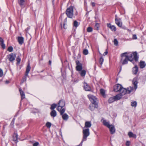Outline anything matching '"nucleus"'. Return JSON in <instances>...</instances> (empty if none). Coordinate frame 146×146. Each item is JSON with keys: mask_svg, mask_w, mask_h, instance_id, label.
I'll list each match as a JSON object with an SVG mask.
<instances>
[{"mask_svg": "<svg viewBox=\"0 0 146 146\" xmlns=\"http://www.w3.org/2000/svg\"><path fill=\"white\" fill-rule=\"evenodd\" d=\"M16 57V54L12 53L7 55L8 58L11 62H13L15 60Z\"/></svg>", "mask_w": 146, "mask_h": 146, "instance_id": "obj_10", "label": "nucleus"}, {"mask_svg": "<svg viewBox=\"0 0 146 146\" xmlns=\"http://www.w3.org/2000/svg\"><path fill=\"white\" fill-rule=\"evenodd\" d=\"M48 63L50 65H51V61L50 60H49Z\"/></svg>", "mask_w": 146, "mask_h": 146, "instance_id": "obj_55", "label": "nucleus"}, {"mask_svg": "<svg viewBox=\"0 0 146 146\" xmlns=\"http://www.w3.org/2000/svg\"><path fill=\"white\" fill-rule=\"evenodd\" d=\"M91 5L93 7H95V3L94 2H92Z\"/></svg>", "mask_w": 146, "mask_h": 146, "instance_id": "obj_53", "label": "nucleus"}, {"mask_svg": "<svg viewBox=\"0 0 146 146\" xmlns=\"http://www.w3.org/2000/svg\"><path fill=\"white\" fill-rule=\"evenodd\" d=\"M146 64L144 61H141L139 63L140 67L141 68H143L145 67Z\"/></svg>", "mask_w": 146, "mask_h": 146, "instance_id": "obj_23", "label": "nucleus"}, {"mask_svg": "<svg viewBox=\"0 0 146 146\" xmlns=\"http://www.w3.org/2000/svg\"><path fill=\"white\" fill-rule=\"evenodd\" d=\"M0 45L2 47V48L5 49V44L4 43V40L1 37H0Z\"/></svg>", "mask_w": 146, "mask_h": 146, "instance_id": "obj_17", "label": "nucleus"}, {"mask_svg": "<svg viewBox=\"0 0 146 146\" xmlns=\"http://www.w3.org/2000/svg\"><path fill=\"white\" fill-rule=\"evenodd\" d=\"M9 83V81L8 80H6L5 81V83L6 84H8Z\"/></svg>", "mask_w": 146, "mask_h": 146, "instance_id": "obj_57", "label": "nucleus"}, {"mask_svg": "<svg viewBox=\"0 0 146 146\" xmlns=\"http://www.w3.org/2000/svg\"><path fill=\"white\" fill-rule=\"evenodd\" d=\"M132 82L134 86V88L135 90L137 87V84L138 82L137 78H134L132 81Z\"/></svg>", "mask_w": 146, "mask_h": 146, "instance_id": "obj_15", "label": "nucleus"}, {"mask_svg": "<svg viewBox=\"0 0 146 146\" xmlns=\"http://www.w3.org/2000/svg\"><path fill=\"white\" fill-rule=\"evenodd\" d=\"M18 40L19 43L20 44H22L23 42L24 38L22 36H19L18 38Z\"/></svg>", "mask_w": 146, "mask_h": 146, "instance_id": "obj_22", "label": "nucleus"}, {"mask_svg": "<svg viewBox=\"0 0 146 146\" xmlns=\"http://www.w3.org/2000/svg\"><path fill=\"white\" fill-rule=\"evenodd\" d=\"M58 105L57 110L60 112V114H62L64 113L65 111V109L64 108H63L65 106V102L63 100H61L58 102Z\"/></svg>", "mask_w": 146, "mask_h": 146, "instance_id": "obj_2", "label": "nucleus"}, {"mask_svg": "<svg viewBox=\"0 0 146 146\" xmlns=\"http://www.w3.org/2000/svg\"><path fill=\"white\" fill-rule=\"evenodd\" d=\"M100 91L101 94L104 97H105V90L103 89H101L100 90Z\"/></svg>", "mask_w": 146, "mask_h": 146, "instance_id": "obj_29", "label": "nucleus"}, {"mask_svg": "<svg viewBox=\"0 0 146 146\" xmlns=\"http://www.w3.org/2000/svg\"><path fill=\"white\" fill-rule=\"evenodd\" d=\"M28 76H26V74H25V75L24 77L23 78L21 82L22 83H23L24 82H26L27 80V77Z\"/></svg>", "mask_w": 146, "mask_h": 146, "instance_id": "obj_33", "label": "nucleus"}, {"mask_svg": "<svg viewBox=\"0 0 146 146\" xmlns=\"http://www.w3.org/2000/svg\"><path fill=\"white\" fill-rule=\"evenodd\" d=\"M93 29L91 27H89L87 29V31L88 32H91L92 31Z\"/></svg>", "mask_w": 146, "mask_h": 146, "instance_id": "obj_40", "label": "nucleus"}, {"mask_svg": "<svg viewBox=\"0 0 146 146\" xmlns=\"http://www.w3.org/2000/svg\"><path fill=\"white\" fill-rule=\"evenodd\" d=\"M115 100H119L122 97V96L119 93L114 96Z\"/></svg>", "mask_w": 146, "mask_h": 146, "instance_id": "obj_26", "label": "nucleus"}, {"mask_svg": "<svg viewBox=\"0 0 146 146\" xmlns=\"http://www.w3.org/2000/svg\"><path fill=\"white\" fill-rule=\"evenodd\" d=\"M80 72V75L82 77L86 75V72L84 70H82Z\"/></svg>", "mask_w": 146, "mask_h": 146, "instance_id": "obj_28", "label": "nucleus"}, {"mask_svg": "<svg viewBox=\"0 0 146 146\" xmlns=\"http://www.w3.org/2000/svg\"><path fill=\"white\" fill-rule=\"evenodd\" d=\"M73 26L75 27H77L78 26V23L76 21H75L73 23Z\"/></svg>", "mask_w": 146, "mask_h": 146, "instance_id": "obj_41", "label": "nucleus"}, {"mask_svg": "<svg viewBox=\"0 0 146 146\" xmlns=\"http://www.w3.org/2000/svg\"><path fill=\"white\" fill-rule=\"evenodd\" d=\"M31 68L30 66V64H28L26 68V70L25 72V74L26 76H28L30 70Z\"/></svg>", "mask_w": 146, "mask_h": 146, "instance_id": "obj_20", "label": "nucleus"}, {"mask_svg": "<svg viewBox=\"0 0 146 146\" xmlns=\"http://www.w3.org/2000/svg\"><path fill=\"white\" fill-rule=\"evenodd\" d=\"M57 104H52L50 107V109L51 110H54V109L57 106Z\"/></svg>", "mask_w": 146, "mask_h": 146, "instance_id": "obj_30", "label": "nucleus"}, {"mask_svg": "<svg viewBox=\"0 0 146 146\" xmlns=\"http://www.w3.org/2000/svg\"><path fill=\"white\" fill-rule=\"evenodd\" d=\"M130 142L129 141H127L126 143V145L127 146H129L130 145Z\"/></svg>", "mask_w": 146, "mask_h": 146, "instance_id": "obj_46", "label": "nucleus"}, {"mask_svg": "<svg viewBox=\"0 0 146 146\" xmlns=\"http://www.w3.org/2000/svg\"><path fill=\"white\" fill-rule=\"evenodd\" d=\"M104 62V59L102 57H100L99 60V62L100 64L102 65Z\"/></svg>", "mask_w": 146, "mask_h": 146, "instance_id": "obj_38", "label": "nucleus"}, {"mask_svg": "<svg viewBox=\"0 0 146 146\" xmlns=\"http://www.w3.org/2000/svg\"><path fill=\"white\" fill-rule=\"evenodd\" d=\"M15 121V118H13L11 122V123H14Z\"/></svg>", "mask_w": 146, "mask_h": 146, "instance_id": "obj_56", "label": "nucleus"}, {"mask_svg": "<svg viewBox=\"0 0 146 146\" xmlns=\"http://www.w3.org/2000/svg\"><path fill=\"white\" fill-rule=\"evenodd\" d=\"M133 90V87L130 86L129 87L127 88H123V86L121 88L120 91V94L122 96L126 94H129L132 92Z\"/></svg>", "mask_w": 146, "mask_h": 146, "instance_id": "obj_3", "label": "nucleus"}, {"mask_svg": "<svg viewBox=\"0 0 146 146\" xmlns=\"http://www.w3.org/2000/svg\"><path fill=\"white\" fill-rule=\"evenodd\" d=\"M82 144H80V143L79 145H77V146H82Z\"/></svg>", "mask_w": 146, "mask_h": 146, "instance_id": "obj_58", "label": "nucleus"}, {"mask_svg": "<svg viewBox=\"0 0 146 146\" xmlns=\"http://www.w3.org/2000/svg\"><path fill=\"white\" fill-rule=\"evenodd\" d=\"M133 64H135V63L133 61V62H131Z\"/></svg>", "mask_w": 146, "mask_h": 146, "instance_id": "obj_59", "label": "nucleus"}, {"mask_svg": "<svg viewBox=\"0 0 146 146\" xmlns=\"http://www.w3.org/2000/svg\"><path fill=\"white\" fill-rule=\"evenodd\" d=\"M137 103L136 101L132 102L131 103V105L132 107H136L137 106Z\"/></svg>", "mask_w": 146, "mask_h": 146, "instance_id": "obj_35", "label": "nucleus"}, {"mask_svg": "<svg viewBox=\"0 0 146 146\" xmlns=\"http://www.w3.org/2000/svg\"><path fill=\"white\" fill-rule=\"evenodd\" d=\"M14 136L15 137L16 139H18V135L17 134V133H15L14 135Z\"/></svg>", "mask_w": 146, "mask_h": 146, "instance_id": "obj_47", "label": "nucleus"}, {"mask_svg": "<svg viewBox=\"0 0 146 146\" xmlns=\"http://www.w3.org/2000/svg\"><path fill=\"white\" fill-rule=\"evenodd\" d=\"M13 48L11 46H10L8 47L7 50L9 52H11L13 51Z\"/></svg>", "mask_w": 146, "mask_h": 146, "instance_id": "obj_43", "label": "nucleus"}, {"mask_svg": "<svg viewBox=\"0 0 146 146\" xmlns=\"http://www.w3.org/2000/svg\"><path fill=\"white\" fill-rule=\"evenodd\" d=\"M83 87L84 89L86 91H89L91 90V88L90 86L87 83L84 82L83 83Z\"/></svg>", "mask_w": 146, "mask_h": 146, "instance_id": "obj_11", "label": "nucleus"}, {"mask_svg": "<svg viewBox=\"0 0 146 146\" xmlns=\"http://www.w3.org/2000/svg\"><path fill=\"white\" fill-rule=\"evenodd\" d=\"M108 53V52L107 50V49H106V51L104 52V55L105 56V55H106Z\"/></svg>", "mask_w": 146, "mask_h": 146, "instance_id": "obj_50", "label": "nucleus"}, {"mask_svg": "<svg viewBox=\"0 0 146 146\" xmlns=\"http://www.w3.org/2000/svg\"><path fill=\"white\" fill-rule=\"evenodd\" d=\"M99 24L98 23H95V29L97 30H99Z\"/></svg>", "mask_w": 146, "mask_h": 146, "instance_id": "obj_37", "label": "nucleus"}, {"mask_svg": "<svg viewBox=\"0 0 146 146\" xmlns=\"http://www.w3.org/2000/svg\"><path fill=\"white\" fill-rule=\"evenodd\" d=\"M138 70V68L137 65L133 68H132V73L133 74L136 75L137 74V72Z\"/></svg>", "mask_w": 146, "mask_h": 146, "instance_id": "obj_14", "label": "nucleus"}, {"mask_svg": "<svg viewBox=\"0 0 146 146\" xmlns=\"http://www.w3.org/2000/svg\"><path fill=\"white\" fill-rule=\"evenodd\" d=\"M54 0H52V2H53L54 1Z\"/></svg>", "mask_w": 146, "mask_h": 146, "instance_id": "obj_60", "label": "nucleus"}, {"mask_svg": "<svg viewBox=\"0 0 146 146\" xmlns=\"http://www.w3.org/2000/svg\"><path fill=\"white\" fill-rule=\"evenodd\" d=\"M103 123L105 126L108 128H109L111 126V125H110L109 122H107L106 120H104L103 121Z\"/></svg>", "mask_w": 146, "mask_h": 146, "instance_id": "obj_25", "label": "nucleus"}, {"mask_svg": "<svg viewBox=\"0 0 146 146\" xmlns=\"http://www.w3.org/2000/svg\"><path fill=\"white\" fill-rule=\"evenodd\" d=\"M88 96L92 103L90 104L89 108L91 111H93L96 108H98V100L96 97L92 95H88Z\"/></svg>", "mask_w": 146, "mask_h": 146, "instance_id": "obj_1", "label": "nucleus"}, {"mask_svg": "<svg viewBox=\"0 0 146 146\" xmlns=\"http://www.w3.org/2000/svg\"><path fill=\"white\" fill-rule=\"evenodd\" d=\"M107 27L109 28H110L112 26L111 24L110 23H107Z\"/></svg>", "mask_w": 146, "mask_h": 146, "instance_id": "obj_52", "label": "nucleus"}, {"mask_svg": "<svg viewBox=\"0 0 146 146\" xmlns=\"http://www.w3.org/2000/svg\"><path fill=\"white\" fill-rule=\"evenodd\" d=\"M66 13L67 16L70 18H72L74 15L73 9L72 6L68 8L66 11Z\"/></svg>", "mask_w": 146, "mask_h": 146, "instance_id": "obj_6", "label": "nucleus"}, {"mask_svg": "<svg viewBox=\"0 0 146 146\" xmlns=\"http://www.w3.org/2000/svg\"><path fill=\"white\" fill-rule=\"evenodd\" d=\"M92 124L90 121H86L85 123V126L84 128H89L91 127Z\"/></svg>", "mask_w": 146, "mask_h": 146, "instance_id": "obj_16", "label": "nucleus"}, {"mask_svg": "<svg viewBox=\"0 0 146 146\" xmlns=\"http://www.w3.org/2000/svg\"><path fill=\"white\" fill-rule=\"evenodd\" d=\"M46 125L48 128H49L51 126V124L50 122H47L46 124Z\"/></svg>", "mask_w": 146, "mask_h": 146, "instance_id": "obj_36", "label": "nucleus"}, {"mask_svg": "<svg viewBox=\"0 0 146 146\" xmlns=\"http://www.w3.org/2000/svg\"><path fill=\"white\" fill-rule=\"evenodd\" d=\"M76 70L78 71H81L82 69V64L80 62L79 60H76Z\"/></svg>", "mask_w": 146, "mask_h": 146, "instance_id": "obj_8", "label": "nucleus"}, {"mask_svg": "<svg viewBox=\"0 0 146 146\" xmlns=\"http://www.w3.org/2000/svg\"><path fill=\"white\" fill-rule=\"evenodd\" d=\"M127 52H125L121 54V57L122 58L121 59V62L122 61L123 58H125L122 62V64L123 65L127 64V63L128 61L129 60L128 59V57L127 56Z\"/></svg>", "mask_w": 146, "mask_h": 146, "instance_id": "obj_7", "label": "nucleus"}, {"mask_svg": "<svg viewBox=\"0 0 146 146\" xmlns=\"http://www.w3.org/2000/svg\"><path fill=\"white\" fill-rule=\"evenodd\" d=\"M19 91L21 96V100H23L25 98V94L21 88L19 89Z\"/></svg>", "mask_w": 146, "mask_h": 146, "instance_id": "obj_18", "label": "nucleus"}, {"mask_svg": "<svg viewBox=\"0 0 146 146\" xmlns=\"http://www.w3.org/2000/svg\"><path fill=\"white\" fill-rule=\"evenodd\" d=\"M117 19V20H118L119 19H120V18H117V15H115V19Z\"/></svg>", "mask_w": 146, "mask_h": 146, "instance_id": "obj_54", "label": "nucleus"}, {"mask_svg": "<svg viewBox=\"0 0 146 146\" xmlns=\"http://www.w3.org/2000/svg\"><path fill=\"white\" fill-rule=\"evenodd\" d=\"M115 23L117 25L120 27H121L122 26V23L121 22V19H119L117 20V19H115Z\"/></svg>", "mask_w": 146, "mask_h": 146, "instance_id": "obj_13", "label": "nucleus"}, {"mask_svg": "<svg viewBox=\"0 0 146 146\" xmlns=\"http://www.w3.org/2000/svg\"><path fill=\"white\" fill-rule=\"evenodd\" d=\"M122 86L120 84H116L113 87V90L115 92H119L121 88H122Z\"/></svg>", "mask_w": 146, "mask_h": 146, "instance_id": "obj_9", "label": "nucleus"}, {"mask_svg": "<svg viewBox=\"0 0 146 146\" xmlns=\"http://www.w3.org/2000/svg\"><path fill=\"white\" fill-rule=\"evenodd\" d=\"M66 22H67V19L66 18L64 19V23H63V26H64V29H65V25L66 24Z\"/></svg>", "mask_w": 146, "mask_h": 146, "instance_id": "obj_44", "label": "nucleus"}, {"mask_svg": "<svg viewBox=\"0 0 146 146\" xmlns=\"http://www.w3.org/2000/svg\"><path fill=\"white\" fill-rule=\"evenodd\" d=\"M50 114L52 117H54L56 116L57 113L55 110H53L51 111Z\"/></svg>", "mask_w": 146, "mask_h": 146, "instance_id": "obj_27", "label": "nucleus"}, {"mask_svg": "<svg viewBox=\"0 0 146 146\" xmlns=\"http://www.w3.org/2000/svg\"><path fill=\"white\" fill-rule=\"evenodd\" d=\"M115 101V100L114 97H110L108 100V102L109 103H112Z\"/></svg>", "mask_w": 146, "mask_h": 146, "instance_id": "obj_31", "label": "nucleus"}, {"mask_svg": "<svg viewBox=\"0 0 146 146\" xmlns=\"http://www.w3.org/2000/svg\"><path fill=\"white\" fill-rule=\"evenodd\" d=\"M83 53L85 55H87L88 54V51L87 49H84L83 51Z\"/></svg>", "mask_w": 146, "mask_h": 146, "instance_id": "obj_32", "label": "nucleus"}, {"mask_svg": "<svg viewBox=\"0 0 146 146\" xmlns=\"http://www.w3.org/2000/svg\"><path fill=\"white\" fill-rule=\"evenodd\" d=\"M60 115H62V117L63 119L65 121H67L68 119V116L66 113L62 114H60Z\"/></svg>", "mask_w": 146, "mask_h": 146, "instance_id": "obj_19", "label": "nucleus"}, {"mask_svg": "<svg viewBox=\"0 0 146 146\" xmlns=\"http://www.w3.org/2000/svg\"><path fill=\"white\" fill-rule=\"evenodd\" d=\"M3 75V72L2 70L0 68V77H1Z\"/></svg>", "mask_w": 146, "mask_h": 146, "instance_id": "obj_45", "label": "nucleus"}, {"mask_svg": "<svg viewBox=\"0 0 146 146\" xmlns=\"http://www.w3.org/2000/svg\"><path fill=\"white\" fill-rule=\"evenodd\" d=\"M128 134L129 137L130 138L133 137L134 139H135L137 137L136 135L135 134H133L131 131L129 132Z\"/></svg>", "mask_w": 146, "mask_h": 146, "instance_id": "obj_21", "label": "nucleus"}, {"mask_svg": "<svg viewBox=\"0 0 146 146\" xmlns=\"http://www.w3.org/2000/svg\"><path fill=\"white\" fill-rule=\"evenodd\" d=\"M132 38L133 39H136L137 38L136 35H134L133 36Z\"/></svg>", "mask_w": 146, "mask_h": 146, "instance_id": "obj_48", "label": "nucleus"}, {"mask_svg": "<svg viewBox=\"0 0 146 146\" xmlns=\"http://www.w3.org/2000/svg\"><path fill=\"white\" fill-rule=\"evenodd\" d=\"M113 42L115 45L117 46L118 45V41L116 39H114Z\"/></svg>", "mask_w": 146, "mask_h": 146, "instance_id": "obj_42", "label": "nucleus"}, {"mask_svg": "<svg viewBox=\"0 0 146 146\" xmlns=\"http://www.w3.org/2000/svg\"><path fill=\"white\" fill-rule=\"evenodd\" d=\"M128 57V59L130 62H133V60H134L135 62L138 60L139 57L137 56V53L136 52H133L132 54L131 53L129 55H127Z\"/></svg>", "mask_w": 146, "mask_h": 146, "instance_id": "obj_4", "label": "nucleus"}, {"mask_svg": "<svg viewBox=\"0 0 146 146\" xmlns=\"http://www.w3.org/2000/svg\"><path fill=\"white\" fill-rule=\"evenodd\" d=\"M39 145V143L38 142H36L33 144V146H38Z\"/></svg>", "mask_w": 146, "mask_h": 146, "instance_id": "obj_49", "label": "nucleus"}, {"mask_svg": "<svg viewBox=\"0 0 146 146\" xmlns=\"http://www.w3.org/2000/svg\"><path fill=\"white\" fill-rule=\"evenodd\" d=\"M110 29L112 31H115L116 30L115 27L114 25H112Z\"/></svg>", "mask_w": 146, "mask_h": 146, "instance_id": "obj_34", "label": "nucleus"}, {"mask_svg": "<svg viewBox=\"0 0 146 146\" xmlns=\"http://www.w3.org/2000/svg\"><path fill=\"white\" fill-rule=\"evenodd\" d=\"M108 128L111 134H113L115 133V129L113 125H111V126Z\"/></svg>", "mask_w": 146, "mask_h": 146, "instance_id": "obj_12", "label": "nucleus"}, {"mask_svg": "<svg viewBox=\"0 0 146 146\" xmlns=\"http://www.w3.org/2000/svg\"><path fill=\"white\" fill-rule=\"evenodd\" d=\"M82 133L83 134V139L82 141L80 143V144H82L83 141H86V140L87 137L90 134L89 129L84 128L83 129Z\"/></svg>", "mask_w": 146, "mask_h": 146, "instance_id": "obj_5", "label": "nucleus"}, {"mask_svg": "<svg viewBox=\"0 0 146 146\" xmlns=\"http://www.w3.org/2000/svg\"><path fill=\"white\" fill-rule=\"evenodd\" d=\"M21 59L19 56H18L16 58V61L18 64H19L21 61Z\"/></svg>", "mask_w": 146, "mask_h": 146, "instance_id": "obj_39", "label": "nucleus"}, {"mask_svg": "<svg viewBox=\"0 0 146 146\" xmlns=\"http://www.w3.org/2000/svg\"><path fill=\"white\" fill-rule=\"evenodd\" d=\"M17 139L14 136L13 138V140L15 141L16 142H17Z\"/></svg>", "mask_w": 146, "mask_h": 146, "instance_id": "obj_51", "label": "nucleus"}, {"mask_svg": "<svg viewBox=\"0 0 146 146\" xmlns=\"http://www.w3.org/2000/svg\"><path fill=\"white\" fill-rule=\"evenodd\" d=\"M25 0H18V2L21 7L23 6Z\"/></svg>", "mask_w": 146, "mask_h": 146, "instance_id": "obj_24", "label": "nucleus"}]
</instances>
